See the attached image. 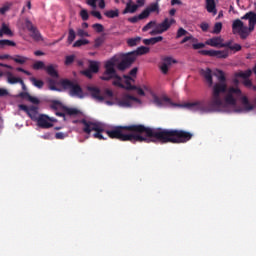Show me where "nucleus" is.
Here are the masks:
<instances>
[{
    "label": "nucleus",
    "mask_w": 256,
    "mask_h": 256,
    "mask_svg": "<svg viewBox=\"0 0 256 256\" xmlns=\"http://www.w3.org/2000/svg\"><path fill=\"white\" fill-rule=\"evenodd\" d=\"M107 136L111 139L120 141L136 142H155L154 138L161 143H173L180 145L189 142L193 134L189 131L180 129L150 128L142 124H133L128 126H115L105 130Z\"/></svg>",
    "instance_id": "f257e3e1"
},
{
    "label": "nucleus",
    "mask_w": 256,
    "mask_h": 256,
    "mask_svg": "<svg viewBox=\"0 0 256 256\" xmlns=\"http://www.w3.org/2000/svg\"><path fill=\"white\" fill-rule=\"evenodd\" d=\"M227 92V83H216L213 86V92L210 100H198L197 102H188L185 107L191 111L200 113H214L221 111L223 100L221 94Z\"/></svg>",
    "instance_id": "f03ea898"
},
{
    "label": "nucleus",
    "mask_w": 256,
    "mask_h": 256,
    "mask_svg": "<svg viewBox=\"0 0 256 256\" xmlns=\"http://www.w3.org/2000/svg\"><path fill=\"white\" fill-rule=\"evenodd\" d=\"M122 63V59L118 56H113L109 60H107L104 64V72L102 76H100V80L102 81H111L113 79L112 85L123 89L125 84L122 83L123 78L118 74L119 65ZM117 69V70H116Z\"/></svg>",
    "instance_id": "7ed1b4c3"
},
{
    "label": "nucleus",
    "mask_w": 256,
    "mask_h": 256,
    "mask_svg": "<svg viewBox=\"0 0 256 256\" xmlns=\"http://www.w3.org/2000/svg\"><path fill=\"white\" fill-rule=\"evenodd\" d=\"M241 20H248L249 27L244 26ZM241 20L237 19L232 24V30L234 33H238L242 40H245L254 30L256 26V12L250 11L246 12Z\"/></svg>",
    "instance_id": "20e7f679"
},
{
    "label": "nucleus",
    "mask_w": 256,
    "mask_h": 256,
    "mask_svg": "<svg viewBox=\"0 0 256 256\" xmlns=\"http://www.w3.org/2000/svg\"><path fill=\"white\" fill-rule=\"evenodd\" d=\"M18 108L19 110L25 112L31 120L37 121V124L40 128L48 129L53 127V124L49 122V120H51L49 119V116H39V106H26V104H19Z\"/></svg>",
    "instance_id": "39448f33"
},
{
    "label": "nucleus",
    "mask_w": 256,
    "mask_h": 256,
    "mask_svg": "<svg viewBox=\"0 0 256 256\" xmlns=\"http://www.w3.org/2000/svg\"><path fill=\"white\" fill-rule=\"evenodd\" d=\"M150 51L148 47L141 46L138 47L136 51H132L126 54H120L119 59H121L120 64H118V71L119 72H125L129 68L132 67V64L135 63L137 59V55H147V53Z\"/></svg>",
    "instance_id": "423d86ee"
},
{
    "label": "nucleus",
    "mask_w": 256,
    "mask_h": 256,
    "mask_svg": "<svg viewBox=\"0 0 256 256\" xmlns=\"http://www.w3.org/2000/svg\"><path fill=\"white\" fill-rule=\"evenodd\" d=\"M233 95H236L237 98H240L246 112L254 110L255 106H253V104H250L247 96H242V92L238 87L229 88L228 94L225 97V101L228 105H236V100Z\"/></svg>",
    "instance_id": "0eeeda50"
},
{
    "label": "nucleus",
    "mask_w": 256,
    "mask_h": 256,
    "mask_svg": "<svg viewBox=\"0 0 256 256\" xmlns=\"http://www.w3.org/2000/svg\"><path fill=\"white\" fill-rule=\"evenodd\" d=\"M74 123H80L83 125V131L90 135L92 131L96 132L94 133V138L99 140H104V136L102 135V132H105L106 130L102 126V124L98 122H92L86 119L76 120Z\"/></svg>",
    "instance_id": "6e6552de"
},
{
    "label": "nucleus",
    "mask_w": 256,
    "mask_h": 256,
    "mask_svg": "<svg viewBox=\"0 0 256 256\" xmlns=\"http://www.w3.org/2000/svg\"><path fill=\"white\" fill-rule=\"evenodd\" d=\"M60 85L64 90H69L70 96L78 97L80 99L84 98V92L79 84L74 83L69 79H61Z\"/></svg>",
    "instance_id": "1a4fd4ad"
},
{
    "label": "nucleus",
    "mask_w": 256,
    "mask_h": 256,
    "mask_svg": "<svg viewBox=\"0 0 256 256\" xmlns=\"http://www.w3.org/2000/svg\"><path fill=\"white\" fill-rule=\"evenodd\" d=\"M175 23L176 21L174 19L169 20L168 18H166L162 23L157 24L156 22L155 29H153L149 34L152 36L163 34L164 32L168 31L170 27Z\"/></svg>",
    "instance_id": "9d476101"
},
{
    "label": "nucleus",
    "mask_w": 256,
    "mask_h": 256,
    "mask_svg": "<svg viewBox=\"0 0 256 256\" xmlns=\"http://www.w3.org/2000/svg\"><path fill=\"white\" fill-rule=\"evenodd\" d=\"M133 102L141 103V100L137 98L136 96H133L131 94H125L122 96L121 100L119 98H116V105L123 108H130L133 106Z\"/></svg>",
    "instance_id": "9b49d317"
},
{
    "label": "nucleus",
    "mask_w": 256,
    "mask_h": 256,
    "mask_svg": "<svg viewBox=\"0 0 256 256\" xmlns=\"http://www.w3.org/2000/svg\"><path fill=\"white\" fill-rule=\"evenodd\" d=\"M100 70V62L96 60H88V69L82 71V75L88 79L93 78V74H98Z\"/></svg>",
    "instance_id": "f8f14e48"
},
{
    "label": "nucleus",
    "mask_w": 256,
    "mask_h": 256,
    "mask_svg": "<svg viewBox=\"0 0 256 256\" xmlns=\"http://www.w3.org/2000/svg\"><path fill=\"white\" fill-rule=\"evenodd\" d=\"M200 55L208 57H217L218 59H227L229 57V50H201Z\"/></svg>",
    "instance_id": "ddd939ff"
},
{
    "label": "nucleus",
    "mask_w": 256,
    "mask_h": 256,
    "mask_svg": "<svg viewBox=\"0 0 256 256\" xmlns=\"http://www.w3.org/2000/svg\"><path fill=\"white\" fill-rule=\"evenodd\" d=\"M87 91L90 93V96H92V99L103 102L105 101V96L101 94V89L97 86L88 85Z\"/></svg>",
    "instance_id": "4468645a"
},
{
    "label": "nucleus",
    "mask_w": 256,
    "mask_h": 256,
    "mask_svg": "<svg viewBox=\"0 0 256 256\" xmlns=\"http://www.w3.org/2000/svg\"><path fill=\"white\" fill-rule=\"evenodd\" d=\"M25 26H26V29L30 32L31 37L35 41L42 40V35H41L40 31L33 25V23L30 20L25 21Z\"/></svg>",
    "instance_id": "2eb2a0df"
},
{
    "label": "nucleus",
    "mask_w": 256,
    "mask_h": 256,
    "mask_svg": "<svg viewBox=\"0 0 256 256\" xmlns=\"http://www.w3.org/2000/svg\"><path fill=\"white\" fill-rule=\"evenodd\" d=\"M200 75L205 79V81H206V83L208 84L209 87L213 86L214 81H213L212 69H210V68L201 69L200 70Z\"/></svg>",
    "instance_id": "dca6fc26"
},
{
    "label": "nucleus",
    "mask_w": 256,
    "mask_h": 256,
    "mask_svg": "<svg viewBox=\"0 0 256 256\" xmlns=\"http://www.w3.org/2000/svg\"><path fill=\"white\" fill-rule=\"evenodd\" d=\"M153 102L154 104H156L158 107H163L165 106L166 104L167 105H173L172 101H171V98H169L168 96H162V97H159L157 95H154L153 96Z\"/></svg>",
    "instance_id": "f3484780"
},
{
    "label": "nucleus",
    "mask_w": 256,
    "mask_h": 256,
    "mask_svg": "<svg viewBox=\"0 0 256 256\" xmlns=\"http://www.w3.org/2000/svg\"><path fill=\"white\" fill-rule=\"evenodd\" d=\"M177 61L175 59H173L172 57H165L163 59V63L161 64L160 66V70L162 71V73L164 75H167L168 74V71H169V67L172 65V64H176Z\"/></svg>",
    "instance_id": "a211bd4d"
},
{
    "label": "nucleus",
    "mask_w": 256,
    "mask_h": 256,
    "mask_svg": "<svg viewBox=\"0 0 256 256\" xmlns=\"http://www.w3.org/2000/svg\"><path fill=\"white\" fill-rule=\"evenodd\" d=\"M139 7H141L139 4H133L132 0H129L126 3V7L124 8V10L122 11V14L126 15V14H134L137 12V10L139 9Z\"/></svg>",
    "instance_id": "6ab92c4d"
},
{
    "label": "nucleus",
    "mask_w": 256,
    "mask_h": 256,
    "mask_svg": "<svg viewBox=\"0 0 256 256\" xmlns=\"http://www.w3.org/2000/svg\"><path fill=\"white\" fill-rule=\"evenodd\" d=\"M155 12H157V14H159L158 1L154 2V3H151L149 6H147L145 8V10H143L142 13L144 14V17L147 19L151 13H155Z\"/></svg>",
    "instance_id": "aec40b11"
},
{
    "label": "nucleus",
    "mask_w": 256,
    "mask_h": 256,
    "mask_svg": "<svg viewBox=\"0 0 256 256\" xmlns=\"http://www.w3.org/2000/svg\"><path fill=\"white\" fill-rule=\"evenodd\" d=\"M123 79H125L123 89L127 91H133V89H137V86L131 83L135 82V79L133 77H131L130 75H123Z\"/></svg>",
    "instance_id": "412c9836"
},
{
    "label": "nucleus",
    "mask_w": 256,
    "mask_h": 256,
    "mask_svg": "<svg viewBox=\"0 0 256 256\" xmlns=\"http://www.w3.org/2000/svg\"><path fill=\"white\" fill-rule=\"evenodd\" d=\"M58 66L55 64H50L46 66L45 72L48 74L53 79H58L59 78V73L57 71Z\"/></svg>",
    "instance_id": "4be33fe9"
},
{
    "label": "nucleus",
    "mask_w": 256,
    "mask_h": 256,
    "mask_svg": "<svg viewBox=\"0 0 256 256\" xmlns=\"http://www.w3.org/2000/svg\"><path fill=\"white\" fill-rule=\"evenodd\" d=\"M206 10H207L208 13H212L213 15H217L218 10H217L215 0H206Z\"/></svg>",
    "instance_id": "5701e85b"
},
{
    "label": "nucleus",
    "mask_w": 256,
    "mask_h": 256,
    "mask_svg": "<svg viewBox=\"0 0 256 256\" xmlns=\"http://www.w3.org/2000/svg\"><path fill=\"white\" fill-rule=\"evenodd\" d=\"M205 44L210 45L211 47H220L223 44V38L221 37H213L208 39Z\"/></svg>",
    "instance_id": "b1692460"
},
{
    "label": "nucleus",
    "mask_w": 256,
    "mask_h": 256,
    "mask_svg": "<svg viewBox=\"0 0 256 256\" xmlns=\"http://www.w3.org/2000/svg\"><path fill=\"white\" fill-rule=\"evenodd\" d=\"M6 78L8 79V84L10 85L22 83V78L13 76V73L11 71L7 73Z\"/></svg>",
    "instance_id": "393cba45"
},
{
    "label": "nucleus",
    "mask_w": 256,
    "mask_h": 256,
    "mask_svg": "<svg viewBox=\"0 0 256 256\" xmlns=\"http://www.w3.org/2000/svg\"><path fill=\"white\" fill-rule=\"evenodd\" d=\"M13 70V67L11 65L8 64H4V63H0V79L3 77H7V73H9L10 71L8 70Z\"/></svg>",
    "instance_id": "a878e982"
},
{
    "label": "nucleus",
    "mask_w": 256,
    "mask_h": 256,
    "mask_svg": "<svg viewBox=\"0 0 256 256\" xmlns=\"http://www.w3.org/2000/svg\"><path fill=\"white\" fill-rule=\"evenodd\" d=\"M104 16L108 19H114L120 16V10L116 8L115 10H106Z\"/></svg>",
    "instance_id": "bb28decb"
},
{
    "label": "nucleus",
    "mask_w": 256,
    "mask_h": 256,
    "mask_svg": "<svg viewBox=\"0 0 256 256\" xmlns=\"http://www.w3.org/2000/svg\"><path fill=\"white\" fill-rule=\"evenodd\" d=\"M4 35L12 37L14 34L5 23H2V28H0V37H3Z\"/></svg>",
    "instance_id": "cd10ccee"
},
{
    "label": "nucleus",
    "mask_w": 256,
    "mask_h": 256,
    "mask_svg": "<svg viewBox=\"0 0 256 256\" xmlns=\"http://www.w3.org/2000/svg\"><path fill=\"white\" fill-rule=\"evenodd\" d=\"M252 75V70L248 69L246 71H239L235 74L236 78H242L245 80L249 79Z\"/></svg>",
    "instance_id": "c85d7f7f"
},
{
    "label": "nucleus",
    "mask_w": 256,
    "mask_h": 256,
    "mask_svg": "<svg viewBox=\"0 0 256 256\" xmlns=\"http://www.w3.org/2000/svg\"><path fill=\"white\" fill-rule=\"evenodd\" d=\"M11 60L14 61V63L19 64V65H24L28 61L27 57L16 55V56H11Z\"/></svg>",
    "instance_id": "c756f323"
},
{
    "label": "nucleus",
    "mask_w": 256,
    "mask_h": 256,
    "mask_svg": "<svg viewBox=\"0 0 256 256\" xmlns=\"http://www.w3.org/2000/svg\"><path fill=\"white\" fill-rule=\"evenodd\" d=\"M30 82L33 84L34 87L38 89H43L45 86V82L43 80H39L35 77H31Z\"/></svg>",
    "instance_id": "7c9ffc66"
},
{
    "label": "nucleus",
    "mask_w": 256,
    "mask_h": 256,
    "mask_svg": "<svg viewBox=\"0 0 256 256\" xmlns=\"http://www.w3.org/2000/svg\"><path fill=\"white\" fill-rule=\"evenodd\" d=\"M163 40V37L162 36H158V37H153V38H150V39H144L143 40V43L145 45H154L158 42H161Z\"/></svg>",
    "instance_id": "2f4dec72"
},
{
    "label": "nucleus",
    "mask_w": 256,
    "mask_h": 256,
    "mask_svg": "<svg viewBox=\"0 0 256 256\" xmlns=\"http://www.w3.org/2000/svg\"><path fill=\"white\" fill-rule=\"evenodd\" d=\"M33 70L35 71H40V70H44L47 68V66L45 65L44 61H36L33 66H32Z\"/></svg>",
    "instance_id": "473e14b6"
},
{
    "label": "nucleus",
    "mask_w": 256,
    "mask_h": 256,
    "mask_svg": "<svg viewBox=\"0 0 256 256\" xmlns=\"http://www.w3.org/2000/svg\"><path fill=\"white\" fill-rule=\"evenodd\" d=\"M63 111L65 112L66 115H69V116H76L80 113L79 110L74 108H67V106H63Z\"/></svg>",
    "instance_id": "72a5a7b5"
},
{
    "label": "nucleus",
    "mask_w": 256,
    "mask_h": 256,
    "mask_svg": "<svg viewBox=\"0 0 256 256\" xmlns=\"http://www.w3.org/2000/svg\"><path fill=\"white\" fill-rule=\"evenodd\" d=\"M143 19H146V16L141 12V14H138V16H132L131 18L128 19V21L132 24H135Z\"/></svg>",
    "instance_id": "f704fd0d"
},
{
    "label": "nucleus",
    "mask_w": 256,
    "mask_h": 256,
    "mask_svg": "<svg viewBox=\"0 0 256 256\" xmlns=\"http://www.w3.org/2000/svg\"><path fill=\"white\" fill-rule=\"evenodd\" d=\"M48 88L51 91H57V92L60 91V89L58 87H56V81L53 78L48 79Z\"/></svg>",
    "instance_id": "c9c22d12"
},
{
    "label": "nucleus",
    "mask_w": 256,
    "mask_h": 256,
    "mask_svg": "<svg viewBox=\"0 0 256 256\" xmlns=\"http://www.w3.org/2000/svg\"><path fill=\"white\" fill-rule=\"evenodd\" d=\"M217 73L218 74H215V76L218 78L219 84H226L225 73L222 70H217Z\"/></svg>",
    "instance_id": "e433bc0d"
},
{
    "label": "nucleus",
    "mask_w": 256,
    "mask_h": 256,
    "mask_svg": "<svg viewBox=\"0 0 256 256\" xmlns=\"http://www.w3.org/2000/svg\"><path fill=\"white\" fill-rule=\"evenodd\" d=\"M140 42H141V38L140 37L131 38V39L127 40V44L130 47L137 46V44H139Z\"/></svg>",
    "instance_id": "4c0bfd02"
},
{
    "label": "nucleus",
    "mask_w": 256,
    "mask_h": 256,
    "mask_svg": "<svg viewBox=\"0 0 256 256\" xmlns=\"http://www.w3.org/2000/svg\"><path fill=\"white\" fill-rule=\"evenodd\" d=\"M223 30V24L221 22H218L214 25L212 34H220Z\"/></svg>",
    "instance_id": "58836bf2"
},
{
    "label": "nucleus",
    "mask_w": 256,
    "mask_h": 256,
    "mask_svg": "<svg viewBox=\"0 0 256 256\" xmlns=\"http://www.w3.org/2000/svg\"><path fill=\"white\" fill-rule=\"evenodd\" d=\"M12 3H6L3 7H0V15H5L10 10Z\"/></svg>",
    "instance_id": "ea45409f"
},
{
    "label": "nucleus",
    "mask_w": 256,
    "mask_h": 256,
    "mask_svg": "<svg viewBox=\"0 0 256 256\" xmlns=\"http://www.w3.org/2000/svg\"><path fill=\"white\" fill-rule=\"evenodd\" d=\"M155 28H156V21H151L146 26L143 27L142 31L146 32V31H148L150 29L154 30Z\"/></svg>",
    "instance_id": "a19ab883"
},
{
    "label": "nucleus",
    "mask_w": 256,
    "mask_h": 256,
    "mask_svg": "<svg viewBox=\"0 0 256 256\" xmlns=\"http://www.w3.org/2000/svg\"><path fill=\"white\" fill-rule=\"evenodd\" d=\"M89 44V40L87 39H80V40H77L74 44H73V47H81L83 45H87Z\"/></svg>",
    "instance_id": "79ce46f5"
},
{
    "label": "nucleus",
    "mask_w": 256,
    "mask_h": 256,
    "mask_svg": "<svg viewBox=\"0 0 256 256\" xmlns=\"http://www.w3.org/2000/svg\"><path fill=\"white\" fill-rule=\"evenodd\" d=\"M76 38V33L73 29H69L68 43L71 44Z\"/></svg>",
    "instance_id": "37998d69"
},
{
    "label": "nucleus",
    "mask_w": 256,
    "mask_h": 256,
    "mask_svg": "<svg viewBox=\"0 0 256 256\" xmlns=\"http://www.w3.org/2000/svg\"><path fill=\"white\" fill-rule=\"evenodd\" d=\"M0 46H16V43L11 40H0Z\"/></svg>",
    "instance_id": "c03bdc74"
},
{
    "label": "nucleus",
    "mask_w": 256,
    "mask_h": 256,
    "mask_svg": "<svg viewBox=\"0 0 256 256\" xmlns=\"http://www.w3.org/2000/svg\"><path fill=\"white\" fill-rule=\"evenodd\" d=\"M187 34H188V31H186L184 28H180L178 29V32H176V39L186 36Z\"/></svg>",
    "instance_id": "a18cd8bd"
},
{
    "label": "nucleus",
    "mask_w": 256,
    "mask_h": 256,
    "mask_svg": "<svg viewBox=\"0 0 256 256\" xmlns=\"http://www.w3.org/2000/svg\"><path fill=\"white\" fill-rule=\"evenodd\" d=\"M74 61H75V56L74 55L66 56L65 65L70 66L71 64H73Z\"/></svg>",
    "instance_id": "49530a36"
},
{
    "label": "nucleus",
    "mask_w": 256,
    "mask_h": 256,
    "mask_svg": "<svg viewBox=\"0 0 256 256\" xmlns=\"http://www.w3.org/2000/svg\"><path fill=\"white\" fill-rule=\"evenodd\" d=\"M30 103L34 104V105H39L41 103V101L39 100L38 97L32 96L30 95V97L28 98V100Z\"/></svg>",
    "instance_id": "de8ad7c7"
},
{
    "label": "nucleus",
    "mask_w": 256,
    "mask_h": 256,
    "mask_svg": "<svg viewBox=\"0 0 256 256\" xmlns=\"http://www.w3.org/2000/svg\"><path fill=\"white\" fill-rule=\"evenodd\" d=\"M61 106L62 104L58 100H54L51 104V108L55 111H57Z\"/></svg>",
    "instance_id": "09e8293b"
},
{
    "label": "nucleus",
    "mask_w": 256,
    "mask_h": 256,
    "mask_svg": "<svg viewBox=\"0 0 256 256\" xmlns=\"http://www.w3.org/2000/svg\"><path fill=\"white\" fill-rule=\"evenodd\" d=\"M92 28L96 30L97 33H102L104 31V26L102 24H94Z\"/></svg>",
    "instance_id": "8fccbe9b"
},
{
    "label": "nucleus",
    "mask_w": 256,
    "mask_h": 256,
    "mask_svg": "<svg viewBox=\"0 0 256 256\" xmlns=\"http://www.w3.org/2000/svg\"><path fill=\"white\" fill-rule=\"evenodd\" d=\"M80 16L83 21H87L89 19V14H88L87 10H81Z\"/></svg>",
    "instance_id": "3c124183"
},
{
    "label": "nucleus",
    "mask_w": 256,
    "mask_h": 256,
    "mask_svg": "<svg viewBox=\"0 0 256 256\" xmlns=\"http://www.w3.org/2000/svg\"><path fill=\"white\" fill-rule=\"evenodd\" d=\"M243 85L248 89H251L253 87V83L249 78L243 81Z\"/></svg>",
    "instance_id": "603ef678"
},
{
    "label": "nucleus",
    "mask_w": 256,
    "mask_h": 256,
    "mask_svg": "<svg viewBox=\"0 0 256 256\" xmlns=\"http://www.w3.org/2000/svg\"><path fill=\"white\" fill-rule=\"evenodd\" d=\"M200 28L203 32H208L210 25L208 23L203 22L200 24Z\"/></svg>",
    "instance_id": "864d4df0"
},
{
    "label": "nucleus",
    "mask_w": 256,
    "mask_h": 256,
    "mask_svg": "<svg viewBox=\"0 0 256 256\" xmlns=\"http://www.w3.org/2000/svg\"><path fill=\"white\" fill-rule=\"evenodd\" d=\"M90 14L94 17H96L98 20H101L102 19V14L101 12H98L96 10H92V12H90Z\"/></svg>",
    "instance_id": "5fc2aeb1"
},
{
    "label": "nucleus",
    "mask_w": 256,
    "mask_h": 256,
    "mask_svg": "<svg viewBox=\"0 0 256 256\" xmlns=\"http://www.w3.org/2000/svg\"><path fill=\"white\" fill-rule=\"evenodd\" d=\"M31 96V94L29 92H20L19 93V97H21L22 99H25V100H29V97Z\"/></svg>",
    "instance_id": "6e6d98bb"
},
{
    "label": "nucleus",
    "mask_w": 256,
    "mask_h": 256,
    "mask_svg": "<svg viewBox=\"0 0 256 256\" xmlns=\"http://www.w3.org/2000/svg\"><path fill=\"white\" fill-rule=\"evenodd\" d=\"M103 44V39L102 38H96V40H94V48H98Z\"/></svg>",
    "instance_id": "4d7b16f0"
},
{
    "label": "nucleus",
    "mask_w": 256,
    "mask_h": 256,
    "mask_svg": "<svg viewBox=\"0 0 256 256\" xmlns=\"http://www.w3.org/2000/svg\"><path fill=\"white\" fill-rule=\"evenodd\" d=\"M138 71H139V69L137 67H134L132 70H130L129 77H131V78L137 77V72Z\"/></svg>",
    "instance_id": "13d9d810"
},
{
    "label": "nucleus",
    "mask_w": 256,
    "mask_h": 256,
    "mask_svg": "<svg viewBox=\"0 0 256 256\" xmlns=\"http://www.w3.org/2000/svg\"><path fill=\"white\" fill-rule=\"evenodd\" d=\"M104 94L108 98H113L114 97V92L111 89H105Z\"/></svg>",
    "instance_id": "bf43d9fd"
},
{
    "label": "nucleus",
    "mask_w": 256,
    "mask_h": 256,
    "mask_svg": "<svg viewBox=\"0 0 256 256\" xmlns=\"http://www.w3.org/2000/svg\"><path fill=\"white\" fill-rule=\"evenodd\" d=\"M77 35H78L79 37H88V36H89L88 32L84 31L83 29H79V30L77 31Z\"/></svg>",
    "instance_id": "052dcab7"
},
{
    "label": "nucleus",
    "mask_w": 256,
    "mask_h": 256,
    "mask_svg": "<svg viewBox=\"0 0 256 256\" xmlns=\"http://www.w3.org/2000/svg\"><path fill=\"white\" fill-rule=\"evenodd\" d=\"M190 40L196 41V39H194V37L192 35H189V36L184 37V39H182V41H180V44H184Z\"/></svg>",
    "instance_id": "680f3d73"
},
{
    "label": "nucleus",
    "mask_w": 256,
    "mask_h": 256,
    "mask_svg": "<svg viewBox=\"0 0 256 256\" xmlns=\"http://www.w3.org/2000/svg\"><path fill=\"white\" fill-rule=\"evenodd\" d=\"M97 1L98 0H87V3L90 7L96 9L97 8Z\"/></svg>",
    "instance_id": "e2e57ef3"
},
{
    "label": "nucleus",
    "mask_w": 256,
    "mask_h": 256,
    "mask_svg": "<svg viewBox=\"0 0 256 256\" xmlns=\"http://www.w3.org/2000/svg\"><path fill=\"white\" fill-rule=\"evenodd\" d=\"M242 49V46L240 44H234L232 47H230V50H233L235 52H238Z\"/></svg>",
    "instance_id": "0e129e2a"
},
{
    "label": "nucleus",
    "mask_w": 256,
    "mask_h": 256,
    "mask_svg": "<svg viewBox=\"0 0 256 256\" xmlns=\"http://www.w3.org/2000/svg\"><path fill=\"white\" fill-rule=\"evenodd\" d=\"M133 90L137 91L138 95L145 96V92L141 87L136 86V88H133Z\"/></svg>",
    "instance_id": "69168bd1"
},
{
    "label": "nucleus",
    "mask_w": 256,
    "mask_h": 256,
    "mask_svg": "<svg viewBox=\"0 0 256 256\" xmlns=\"http://www.w3.org/2000/svg\"><path fill=\"white\" fill-rule=\"evenodd\" d=\"M9 95V91L5 88H0V97H6Z\"/></svg>",
    "instance_id": "338daca9"
},
{
    "label": "nucleus",
    "mask_w": 256,
    "mask_h": 256,
    "mask_svg": "<svg viewBox=\"0 0 256 256\" xmlns=\"http://www.w3.org/2000/svg\"><path fill=\"white\" fill-rule=\"evenodd\" d=\"M204 47H205L204 43H197V44L192 45V48L195 49V50L202 49Z\"/></svg>",
    "instance_id": "774afa93"
}]
</instances>
